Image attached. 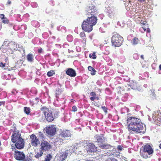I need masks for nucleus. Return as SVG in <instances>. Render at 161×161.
<instances>
[{
	"mask_svg": "<svg viewBox=\"0 0 161 161\" xmlns=\"http://www.w3.org/2000/svg\"><path fill=\"white\" fill-rule=\"evenodd\" d=\"M128 127L130 133H142L144 127L141 120L134 117H129L127 120Z\"/></svg>",
	"mask_w": 161,
	"mask_h": 161,
	"instance_id": "f257e3e1",
	"label": "nucleus"
},
{
	"mask_svg": "<svg viewBox=\"0 0 161 161\" xmlns=\"http://www.w3.org/2000/svg\"><path fill=\"white\" fill-rule=\"evenodd\" d=\"M97 19L95 16H91L87 19L85 20L82 25L83 30L85 31L89 32L92 30V27L97 22Z\"/></svg>",
	"mask_w": 161,
	"mask_h": 161,
	"instance_id": "f03ea898",
	"label": "nucleus"
},
{
	"mask_svg": "<svg viewBox=\"0 0 161 161\" xmlns=\"http://www.w3.org/2000/svg\"><path fill=\"white\" fill-rule=\"evenodd\" d=\"M21 134L18 131H14L12 136V141L14 143L16 142V147L18 149L23 148L25 144L24 140L21 138Z\"/></svg>",
	"mask_w": 161,
	"mask_h": 161,
	"instance_id": "7ed1b4c3",
	"label": "nucleus"
},
{
	"mask_svg": "<svg viewBox=\"0 0 161 161\" xmlns=\"http://www.w3.org/2000/svg\"><path fill=\"white\" fill-rule=\"evenodd\" d=\"M153 150L149 145H145L140 151V155L143 158H147L148 157V155L153 154Z\"/></svg>",
	"mask_w": 161,
	"mask_h": 161,
	"instance_id": "20e7f679",
	"label": "nucleus"
},
{
	"mask_svg": "<svg viewBox=\"0 0 161 161\" xmlns=\"http://www.w3.org/2000/svg\"><path fill=\"white\" fill-rule=\"evenodd\" d=\"M123 41V38L119 34H114L111 38L112 45L114 47L120 46L122 45Z\"/></svg>",
	"mask_w": 161,
	"mask_h": 161,
	"instance_id": "39448f33",
	"label": "nucleus"
},
{
	"mask_svg": "<svg viewBox=\"0 0 161 161\" xmlns=\"http://www.w3.org/2000/svg\"><path fill=\"white\" fill-rule=\"evenodd\" d=\"M41 109L42 111L43 115L45 116L46 119L47 121L51 122L53 120L54 118L51 110H49L48 108L46 107H42Z\"/></svg>",
	"mask_w": 161,
	"mask_h": 161,
	"instance_id": "423d86ee",
	"label": "nucleus"
},
{
	"mask_svg": "<svg viewBox=\"0 0 161 161\" xmlns=\"http://www.w3.org/2000/svg\"><path fill=\"white\" fill-rule=\"evenodd\" d=\"M46 131L48 135L53 136L56 132V128L54 125H49L46 127Z\"/></svg>",
	"mask_w": 161,
	"mask_h": 161,
	"instance_id": "0eeeda50",
	"label": "nucleus"
},
{
	"mask_svg": "<svg viewBox=\"0 0 161 161\" xmlns=\"http://www.w3.org/2000/svg\"><path fill=\"white\" fill-rule=\"evenodd\" d=\"M108 12L109 14V17L114 19H116L117 18V10L114 7H110L108 9Z\"/></svg>",
	"mask_w": 161,
	"mask_h": 161,
	"instance_id": "6e6552de",
	"label": "nucleus"
},
{
	"mask_svg": "<svg viewBox=\"0 0 161 161\" xmlns=\"http://www.w3.org/2000/svg\"><path fill=\"white\" fill-rule=\"evenodd\" d=\"M31 139V144L34 147H36L40 143V142L37 137L34 134L30 136Z\"/></svg>",
	"mask_w": 161,
	"mask_h": 161,
	"instance_id": "1a4fd4ad",
	"label": "nucleus"
},
{
	"mask_svg": "<svg viewBox=\"0 0 161 161\" xmlns=\"http://www.w3.org/2000/svg\"><path fill=\"white\" fill-rule=\"evenodd\" d=\"M14 157L17 160H22L25 158V155L23 152L16 151L14 155Z\"/></svg>",
	"mask_w": 161,
	"mask_h": 161,
	"instance_id": "9d476101",
	"label": "nucleus"
},
{
	"mask_svg": "<svg viewBox=\"0 0 161 161\" xmlns=\"http://www.w3.org/2000/svg\"><path fill=\"white\" fill-rule=\"evenodd\" d=\"M41 146V149L42 150H48L51 148V146L49 143L45 141H42Z\"/></svg>",
	"mask_w": 161,
	"mask_h": 161,
	"instance_id": "9b49d317",
	"label": "nucleus"
},
{
	"mask_svg": "<svg viewBox=\"0 0 161 161\" xmlns=\"http://www.w3.org/2000/svg\"><path fill=\"white\" fill-rule=\"evenodd\" d=\"M128 86H129L131 89L134 90H139V86L136 81L133 80L129 81V84H127Z\"/></svg>",
	"mask_w": 161,
	"mask_h": 161,
	"instance_id": "f8f14e48",
	"label": "nucleus"
},
{
	"mask_svg": "<svg viewBox=\"0 0 161 161\" xmlns=\"http://www.w3.org/2000/svg\"><path fill=\"white\" fill-rule=\"evenodd\" d=\"M96 148L97 147H95L94 144L92 143H91L88 144L86 149L88 153H92L96 152L97 151Z\"/></svg>",
	"mask_w": 161,
	"mask_h": 161,
	"instance_id": "ddd939ff",
	"label": "nucleus"
},
{
	"mask_svg": "<svg viewBox=\"0 0 161 161\" xmlns=\"http://www.w3.org/2000/svg\"><path fill=\"white\" fill-rule=\"evenodd\" d=\"M88 14L92 16H95L97 13L96 7L93 5H91L89 7L88 10Z\"/></svg>",
	"mask_w": 161,
	"mask_h": 161,
	"instance_id": "4468645a",
	"label": "nucleus"
},
{
	"mask_svg": "<svg viewBox=\"0 0 161 161\" xmlns=\"http://www.w3.org/2000/svg\"><path fill=\"white\" fill-rule=\"evenodd\" d=\"M59 135L60 137H61L64 139L65 137H70L71 134L69 130H65L62 131Z\"/></svg>",
	"mask_w": 161,
	"mask_h": 161,
	"instance_id": "2eb2a0df",
	"label": "nucleus"
},
{
	"mask_svg": "<svg viewBox=\"0 0 161 161\" xmlns=\"http://www.w3.org/2000/svg\"><path fill=\"white\" fill-rule=\"evenodd\" d=\"M153 120L161 123V114L154 112L153 113Z\"/></svg>",
	"mask_w": 161,
	"mask_h": 161,
	"instance_id": "dca6fc26",
	"label": "nucleus"
},
{
	"mask_svg": "<svg viewBox=\"0 0 161 161\" xmlns=\"http://www.w3.org/2000/svg\"><path fill=\"white\" fill-rule=\"evenodd\" d=\"M95 138L97 140L96 142H102L104 141V138L102 134L100 135H96L95 136Z\"/></svg>",
	"mask_w": 161,
	"mask_h": 161,
	"instance_id": "f3484780",
	"label": "nucleus"
},
{
	"mask_svg": "<svg viewBox=\"0 0 161 161\" xmlns=\"http://www.w3.org/2000/svg\"><path fill=\"white\" fill-rule=\"evenodd\" d=\"M66 73L67 75L70 76L74 77L76 75L75 71L71 68L68 69L66 71Z\"/></svg>",
	"mask_w": 161,
	"mask_h": 161,
	"instance_id": "a211bd4d",
	"label": "nucleus"
},
{
	"mask_svg": "<svg viewBox=\"0 0 161 161\" xmlns=\"http://www.w3.org/2000/svg\"><path fill=\"white\" fill-rule=\"evenodd\" d=\"M68 155V151H65L64 153L61 154L59 157V160L63 161L65 160Z\"/></svg>",
	"mask_w": 161,
	"mask_h": 161,
	"instance_id": "6ab92c4d",
	"label": "nucleus"
},
{
	"mask_svg": "<svg viewBox=\"0 0 161 161\" xmlns=\"http://www.w3.org/2000/svg\"><path fill=\"white\" fill-rule=\"evenodd\" d=\"M99 147L102 149H106L109 148L111 146L110 144L103 143L99 145Z\"/></svg>",
	"mask_w": 161,
	"mask_h": 161,
	"instance_id": "aec40b11",
	"label": "nucleus"
},
{
	"mask_svg": "<svg viewBox=\"0 0 161 161\" xmlns=\"http://www.w3.org/2000/svg\"><path fill=\"white\" fill-rule=\"evenodd\" d=\"M63 140L64 139L61 137H60L59 136L58 138L55 139V142L57 144H58L60 145L63 143Z\"/></svg>",
	"mask_w": 161,
	"mask_h": 161,
	"instance_id": "412c9836",
	"label": "nucleus"
},
{
	"mask_svg": "<svg viewBox=\"0 0 161 161\" xmlns=\"http://www.w3.org/2000/svg\"><path fill=\"white\" fill-rule=\"evenodd\" d=\"M76 149V147L75 146H74L73 147H71L69 150H66V151H68V155H70L72 153H74L75 151V150Z\"/></svg>",
	"mask_w": 161,
	"mask_h": 161,
	"instance_id": "4be33fe9",
	"label": "nucleus"
},
{
	"mask_svg": "<svg viewBox=\"0 0 161 161\" xmlns=\"http://www.w3.org/2000/svg\"><path fill=\"white\" fill-rule=\"evenodd\" d=\"M9 46H11V48L12 49L14 50H17V49H16L17 47V44L16 43L11 42L10 43Z\"/></svg>",
	"mask_w": 161,
	"mask_h": 161,
	"instance_id": "5701e85b",
	"label": "nucleus"
},
{
	"mask_svg": "<svg viewBox=\"0 0 161 161\" xmlns=\"http://www.w3.org/2000/svg\"><path fill=\"white\" fill-rule=\"evenodd\" d=\"M34 56L32 54H29L27 56V59L28 61L32 62L34 60Z\"/></svg>",
	"mask_w": 161,
	"mask_h": 161,
	"instance_id": "b1692460",
	"label": "nucleus"
},
{
	"mask_svg": "<svg viewBox=\"0 0 161 161\" xmlns=\"http://www.w3.org/2000/svg\"><path fill=\"white\" fill-rule=\"evenodd\" d=\"M120 152L116 151V149H114L111 152V154L117 157L119 156Z\"/></svg>",
	"mask_w": 161,
	"mask_h": 161,
	"instance_id": "393cba45",
	"label": "nucleus"
},
{
	"mask_svg": "<svg viewBox=\"0 0 161 161\" xmlns=\"http://www.w3.org/2000/svg\"><path fill=\"white\" fill-rule=\"evenodd\" d=\"M43 114L40 115L38 117V119L40 122H43L46 119L45 116L44 115L43 116Z\"/></svg>",
	"mask_w": 161,
	"mask_h": 161,
	"instance_id": "a878e982",
	"label": "nucleus"
},
{
	"mask_svg": "<svg viewBox=\"0 0 161 161\" xmlns=\"http://www.w3.org/2000/svg\"><path fill=\"white\" fill-rule=\"evenodd\" d=\"M139 40L136 37L134 38L131 41V43L132 45H135L138 43Z\"/></svg>",
	"mask_w": 161,
	"mask_h": 161,
	"instance_id": "bb28decb",
	"label": "nucleus"
},
{
	"mask_svg": "<svg viewBox=\"0 0 161 161\" xmlns=\"http://www.w3.org/2000/svg\"><path fill=\"white\" fill-rule=\"evenodd\" d=\"M88 69L89 71L92 72L91 73L92 75H94L95 74L96 70L91 66H89L88 67Z\"/></svg>",
	"mask_w": 161,
	"mask_h": 161,
	"instance_id": "cd10ccee",
	"label": "nucleus"
},
{
	"mask_svg": "<svg viewBox=\"0 0 161 161\" xmlns=\"http://www.w3.org/2000/svg\"><path fill=\"white\" fill-rule=\"evenodd\" d=\"M24 111L26 114L28 115L30 113V108L29 107H25L24 108Z\"/></svg>",
	"mask_w": 161,
	"mask_h": 161,
	"instance_id": "c85d7f7f",
	"label": "nucleus"
},
{
	"mask_svg": "<svg viewBox=\"0 0 161 161\" xmlns=\"http://www.w3.org/2000/svg\"><path fill=\"white\" fill-rule=\"evenodd\" d=\"M43 152L42 150H40L39 153H37V154L35 155V157L36 158H38L39 157L42 156V155Z\"/></svg>",
	"mask_w": 161,
	"mask_h": 161,
	"instance_id": "c756f323",
	"label": "nucleus"
},
{
	"mask_svg": "<svg viewBox=\"0 0 161 161\" xmlns=\"http://www.w3.org/2000/svg\"><path fill=\"white\" fill-rule=\"evenodd\" d=\"M56 96L57 98H59L58 96L62 92L61 90L58 89L57 90L56 92Z\"/></svg>",
	"mask_w": 161,
	"mask_h": 161,
	"instance_id": "7c9ffc66",
	"label": "nucleus"
},
{
	"mask_svg": "<svg viewBox=\"0 0 161 161\" xmlns=\"http://www.w3.org/2000/svg\"><path fill=\"white\" fill-rule=\"evenodd\" d=\"M55 72L53 70H50L47 73V75L48 76H51L55 74Z\"/></svg>",
	"mask_w": 161,
	"mask_h": 161,
	"instance_id": "2f4dec72",
	"label": "nucleus"
},
{
	"mask_svg": "<svg viewBox=\"0 0 161 161\" xmlns=\"http://www.w3.org/2000/svg\"><path fill=\"white\" fill-rule=\"evenodd\" d=\"M52 158V156L50 154H48L47 155L46 158H45V160L47 161H50Z\"/></svg>",
	"mask_w": 161,
	"mask_h": 161,
	"instance_id": "473e14b6",
	"label": "nucleus"
},
{
	"mask_svg": "<svg viewBox=\"0 0 161 161\" xmlns=\"http://www.w3.org/2000/svg\"><path fill=\"white\" fill-rule=\"evenodd\" d=\"M80 36L82 38L83 40H85V35L84 32H81L80 34Z\"/></svg>",
	"mask_w": 161,
	"mask_h": 161,
	"instance_id": "72a5a7b5",
	"label": "nucleus"
},
{
	"mask_svg": "<svg viewBox=\"0 0 161 161\" xmlns=\"http://www.w3.org/2000/svg\"><path fill=\"white\" fill-rule=\"evenodd\" d=\"M2 20V22L4 24H7L9 22L8 20L6 18L3 19Z\"/></svg>",
	"mask_w": 161,
	"mask_h": 161,
	"instance_id": "f704fd0d",
	"label": "nucleus"
},
{
	"mask_svg": "<svg viewBox=\"0 0 161 161\" xmlns=\"http://www.w3.org/2000/svg\"><path fill=\"white\" fill-rule=\"evenodd\" d=\"M117 149L119 151H121L122 150L123 148L120 145H118L117 147Z\"/></svg>",
	"mask_w": 161,
	"mask_h": 161,
	"instance_id": "c9c22d12",
	"label": "nucleus"
},
{
	"mask_svg": "<svg viewBox=\"0 0 161 161\" xmlns=\"http://www.w3.org/2000/svg\"><path fill=\"white\" fill-rule=\"evenodd\" d=\"M106 161H118L116 159L112 158H109L107 159Z\"/></svg>",
	"mask_w": 161,
	"mask_h": 161,
	"instance_id": "e433bc0d",
	"label": "nucleus"
},
{
	"mask_svg": "<svg viewBox=\"0 0 161 161\" xmlns=\"http://www.w3.org/2000/svg\"><path fill=\"white\" fill-rule=\"evenodd\" d=\"M23 161H31V160L30 158H24L23 159Z\"/></svg>",
	"mask_w": 161,
	"mask_h": 161,
	"instance_id": "4c0bfd02",
	"label": "nucleus"
},
{
	"mask_svg": "<svg viewBox=\"0 0 161 161\" xmlns=\"http://www.w3.org/2000/svg\"><path fill=\"white\" fill-rule=\"evenodd\" d=\"M77 110V108L75 106H73L72 108V111L75 112Z\"/></svg>",
	"mask_w": 161,
	"mask_h": 161,
	"instance_id": "58836bf2",
	"label": "nucleus"
},
{
	"mask_svg": "<svg viewBox=\"0 0 161 161\" xmlns=\"http://www.w3.org/2000/svg\"><path fill=\"white\" fill-rule=\"evenodd\" d=\"M5 66V64L3 63L2 62H0V66L1 67H4Z\"/></svg>",
	"mask_w": 161,
	"mask_h": 161,
	"instance_id": "ea45409f",
	"label": "nucleus"
},
{
	"mask_svg": "<svg viewBox=\"0 0 161 161\" xmlns=\"http://www.w3.org/2000/svg\"><path fill=\"white\" fill-rule=\"evenodd\" d=\"M6 17H4V15L3 14H0V18L2 20L5 18Z\"/></svg>",
	"mask_w": 161,
	"mask_h": 161,
	"instance_id": "a19ab883",
	"label": "nucleus"
},
{
	"mask_svg": "<svg viewBox=\"0 0 161 161\" xmlns=\"http://www.w3.org/2000/svg\"><path fill=\"white\" fill-rule=\"evenodd\" d=\"M92 56H93L92 58L93 59H95L96 58V53L95 52H94L92 53Z\"/></svg>",
	"mask_w": 161,
	"mask_h": 161,
	"instance_id": "79ce46f5",
	"label": "nucleus"
},
{
	"mask_svg": "<svg viewBox=\"0 0 161 161\" xmlns=\"http://www.w3.org/2000/svg\"><path fill=\"white\" fill-rule=\"evenodd\" d=\"M90 95L91 96H92L93 97H95L96 96V93L95 92H92L90 93Z\"/></svg>",
	"mask_w": 161,
	"mask_h": 161,
	"instance_id": "37998d69",
	"label": "nucleus"
},
{
	"mask_svg": "<svg viewBox=\"0 0 161 161\" xmlns=\"http://www.w3.org/2000/svg\"><path fill=\"white\" fill-rule=\"evenodd\" d=\"M102 108L103 109V110L105 112H106V113L107 112V110H106V108L105 106L102 107Z\"/></svg>",
	"mask_w": 161,
	"mask_h": 161,
	"instance_id": "c03bdc74",
	"label": "nucleus"
},
{
	"mask_svg": "<svg viewBox=\"0 0 161 161\" xmlns=\"http://www.w3.org/2000/svg\"><path fill=\"white\" fill-rule=\"evenodd\" d=\"M5 102L4 101H0V106L2 105H4Z\"/></svg>",
	"mask_w": 161,
	"mask_h": 161,
	"instance_id": "a18cd8bd",
	"label": "nucleus"
},
{
	"mask_svg": "<svg viewBox=\"0 0 161 161\" xmlns=\"http://www.w3.org/2000/svg\"><path fill=\"white\" fill-rule=\"evenodd\" d=\"M90 99L91 101H93L94 99H96V97H91L90 98Z\"/></svg>",
	"mask_w": 161,
	"mask_h": 161,
	"instance_id": "49530a36",
	"label": "nucleus"
},
{
	"mask_svg": "<svg viewBox=\"0 0 161 161\" xmlns=\"http://www.w3.org/2000/svg\"><path fill=\"white\" fill-rule=\"evenodd\" d=\"M42 48H40L38 50V52L39 53H41L42 52Z\"/></svg>",
	"mask_w": 161,
	"mask_h": 161,
	"instance_id": "de8ad7c7",
	"label": "nucleus"
},
{
	"mask_svg": "<svg viewBox=\"0 0 161 161\" xmlns=\"http://www.w3.org/2000/svg\"><path fill=\"white\" fill-rule=\"evenodd\" d=\"M86 142L84 141H82V142H80V144H83V143H86Z\"/></svg>",
	"mask_w": 161,
	"mask_h": 161,
	"instance_id": "09e8293b",
	"label": "nucleus"
},
{
	"mask_svg": "<svg viewBox=\"0 0 161 161\" xmlns=\"http://www.w3.org/2000/svg\"><path fill=\"white\" fill-rule=\"evenodd\" d=\"M125 89L129 91V90L130 88L127 87V86H125Z\"/></svg>",
	"mask_w": 161,
	"mask_h": 161,
	"instance_id": "8fccbe9b",
	"label": "nucleus"
},
{
	"mask_svg": "<svg viewBox=\"0 0 161 161\" xmlns=\"http://www.w3.org/2000/svg\"><path fill=\"white\" fill-rule=\"evenodd\" d=\"M40 136H42V137H43V134H42L41 133H40Z\"/></svg>",
	"mask_w": 161,
	"mask_h": 161,
	"instance_id": "3c124183",
	"label": "nucleus"
},
{
	"mask_svg": "<svg viewBox=\"0 0 161 161\" xmlns=\"http://www.w3.org/2000/svg\"><path fill=\"white\" fill-rule=\"evenodd\" d=\"M8 4H10L11 3V2L10 1H8Z\"/></svg>",
	"mask_w": 161,
	"mask_h": 161,
	"instance_id": "603ef678",
	"label": "nucleus"
},
{
	"mask_svg": "<svg viewBox=\"0 0 161 161\" xmlns=\"http://www.w3.org/2000/svg\"><path fill=\"white\" fill-rule=\"evenodd\" d=\"M141 57L142 59H144L143 55H141Z\"/></svg>",
	"mask_w": 161,
	"mask_h": 161,
	"instance_id": "864d4df0",
	"label": "nucleus"
},
{
	"mask_svg": "<svg viewBox=\"0 0 161 161\" xmlns=\"http://www.w3.org/2000/svg\"><path fill=\"white\" fill-rule=\"evenodd\" d=\"M139 1H140L141 2H144L145 0H138Z\"/></svg>",
	"mask_w": 161,
	"mask_h": 161,
	"instance_id": "5fc2aeb1",
	"label": "nucleus"
},
{
	"mask_svg": "<svg viewBox=\"0 0 161 161\" xmlns=\"http://www.w3.org/2000/svg\"><path fill=\"white\" fill-rule=\"evenodd\" d=\"M142 28L144 31H146L147 29V28L146 27H143Z\"/></svg>",
	"mask_w": 161,
	"mask_h": 161,
	"instance_id": "6e6d98bb",
	"label": "nucleus"
},
{
	"mask_svg": "<svg viewBox=\"0 0 161 161\" xmlns=\"http://www.w3.org/2000/svg\"><path fill=\"white\" fill-rule=\"evenodd\" d=\"M159 68L160 70H161V64L159 66Z\"/></svg>",
	"mask_w": 161,
	"mask_h": 161,
	"instance_id": "4d7b16f0",
	"label": "nucleus"
},
{
	"mask_svg": "<svg viewBox=\"0 0 161 161\" xmlns=\"http://www.w3.org/2000/svg\"><path fill=\"white\" fill-rule=\"evenodd\" d=\"M147 86V85L146 84H145L144 85V86L145 87H146Z\"/></svg>",
	"mask_w": 161,
	"mask_h": 161,
	"instance_id": "13d9d810",
	"label": "nucleus"
},
{
	"mask_svg": "<svg viewBox=\"0 0 161 161\" xmlns=\"http://www.w3.org/2000/svg\"><path fill=\"white\" fill-rule=\"evenodd\" d=\"M150 31V30L149 29H148L147 30V31L148 32H149Z\"/></svg>",
	"mask_w": 161,
	"mask_h": 161,
	"instance_id": "bf43d9fd",
	"label": "nucleus"
},
{
	"mask_svg": "<svg viewBox=\"0 0 161 161\" xmlns=\"http://www.w3.org/2000/svg\"><path fill=\"white\" fill-rule=\"evenodd\" d=\"M159 147L161 149V143L160 144L159 146Z\"/></svg>",
	"mask_w": 161,
	"mask_h": 161,
	"instance_id": "052dcab7",
	"label": "nucleus"
},
{
	"mask_svg": "<svg viewBox=\"0 0 161 161\" xmlns=\"http://www.w3.org/2000/svg\"><path fill=\"white\" fill-rule=\"evenodd\" d=\"M89 57L91 58L92 57V55L91 54L89 55Z\"/></svg>",
	"mask_w": 161,
	"mask_h": 161,
	"instance_id": "680f3d73",
	"label": "nucleus"
},
{
	"mask_svg": "<svg viewBox=\"0 0 161 161\" xmlns=\"http://www.w3.org/2000/svg\"><path fill=\"white\" fill-rule=\"evenodd\" d=\"M96 99H97V100H98L99 98L98 97H96Z\"/></svg>",
	"mask_w": 161,
	"mask_h": 161,
	"instance_id": "e2e57ef3",
	"label": "nucleus"
},
{
	"mask_svg": "<svg viewBox=\"0 0 161 161\" xmlns=\"http://www.w3.org/2000/svg\"><path fill=\"white\" fill-rule=\"evenodd\" d=\"M1 28H2V26L1 25H0V30H1Z\"/></svg>",
	"mask_w": 161,
	"mask_h": 161,
	"instance_id": "0e129e2a",
	"label": "nucleus"
},
{
	"mask_svg": "<svg viewBox=\"0 0 161 161\" xmlns=\"http://www.w3.org/2000/svg\"><path fill=\"white\" fill-rule=\"evenodd\" d=\"M135 55H136V54H134V56H135Z\"/></svg>",
	"mask_w": 161,
	"mask_h": 161,
	"instance_id": "69168bd1",
	"label": "nucleus"
},
{
	"mask_svg": "<svg viewBox=\"0 0 161 161\" xmlns=\"http://www.w3.org/2000/svg\"><path fill=\"white\" fill-rule=\"evenodd\" d=\"M44 161H47V160H45Z\"/></svg>",
	"mask_w": 161,
	"mask_h": 161,
	"instance_id": "338daca9",
	"label": "nucleus"
},
{
	"mask_svg": "<svg viewBox=\"0 0 161 161\" xmlns=\"http://www.w3.org/2000/svg\"><path fill=\"white\" fill-rule=\"evenodd\" d=\"M153 95H154V93L153 94Z\"/></svg>",
	"mask_w": 161,
	"mask_h": 161,
	"instance_id": "774afa93",
	"label": "nucleus"
}]
</instances>
